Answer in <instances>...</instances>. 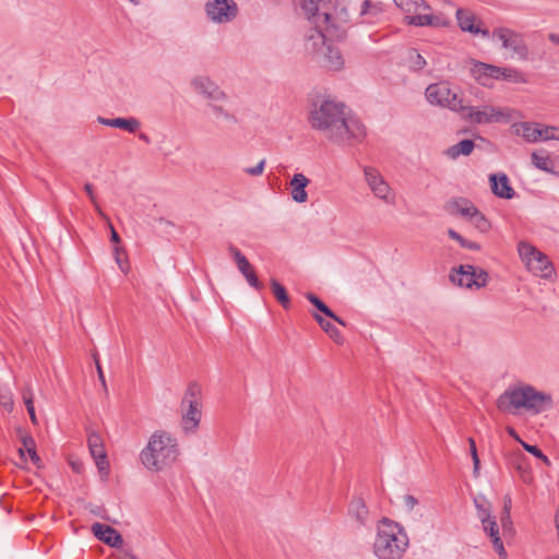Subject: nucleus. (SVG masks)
Listing matches in <instances>:
<instances>
[{"mask_svg":"<svg viewBox=\"0 0 559 559\" xmlns=\"http://www.w3.org/2000/svg\"><path fill=\"white\" fill-rule=\"evenodd\" d=\"M309 123L313 130L338 145L361 142L366 136L365 126L357 117L346 114L344 103L330 98L313 104Z\"/></svg>","mask_w":559,"mask_h":559,"instance_id":"obj_1","label":"nucleus"},{"mask_svg":"<svg viewBox=\"0 0 559 559\" xmlns=\"http://www.w3.org/2000/svg\"><path fill=\"white\" fill-rule=\"evenodd\" d=\"M180 455L177 438L169 431L155 430L140 451L139 460L151 473H159L170 468Z\"/></svg>","mask_w":559,"mask_h":559,"instance_id":"obj_2","label":"nucleus"},{"mask_svg":"<svg viewBox=\"0 0 559 559\" xmlns=\"http://www.w3.org/2000/svg\"><path fill=\"white\" fill-rule=\"evenodd\" d=\"M497 407L513 415L521 409L537 415L552 407V397L528 384L511 386L498 397Z\"/></svg>","mask_w":559,"mask_h":559,"instance_id":"obj_3","label":"nucleus"},{"mask_svg":"<svg viewBox=\"0 0 559 559\" xmlns=\"http://www.w3.org/2000/svg\"><path fill=\"white\" fill-rule=\"evenodd\" d=\"M408 545V535L402 525L388 518L379 521L372 544L378 559H402Z\"/></svg>","mask_w":559,"mask_h":559,"instance_id":"obj_4","label":"nucleus"},{"mask_svg":"<svg viewBox=\"0 0 559 559\" xmlns=\"http://www.w3.org/2000/svg\"><path fill=\"white\" fill-rule=\"evenodd\" d=\"M180 427L186 435L195 433L202 419V390L190 383L180 402Z\"/></svg>","mask_w":559,"mask_h":559,"instance_id":"obj_5","label":"nucleus"},{"mask_svg":"<svg viewBox=\"0 0 559 559\" xmlns=\"http://www.w3.org/2000/svg\"><path fill=\"white\" fill-rule=\"evenodd\" d=\"M514 110L508 107H495L483 105L479 107L462 106L460 116L465 121L477 124L509 122L513 118Z\"/></svg>","mask_w":559,"mask_h":559,"instance_id":"obj_6","label":"nucleus"},{"mask_svg":"<svg viewBox=\"0 0 559 559\" xmlns=\"http://www.w3.org/2000/svg\"><path fill=\"white\" fill-rule=\"evenodd\" d=\"M394 3L406 13L404 19L407 25L414 26H438L439 17L424 13L429 11L430 7L425 0H393Z\"/></svg>","mask_w":559,"mask_h":559,"instance_id":"obj_7","label":"nucleus"},{"mask_svg":"<svg viewBox=\"0 0 559 559\" xmlns=\"http://www.w3.org/2000/svg\"><path fill=\"white\" fill-rule=\"evenodd\" d=\"M518 251L525 263L527 270L534 275L549 278L554 273V267L546 254L537 250L528 242L521 241L518 245Z\"/></svg>","mask_w":559,"mask_h":559,"instance_id":"obj_8","label":"nucleus"},{"mask_svg":"<svg viewBox=\"0 0 559 559\" xmlns=\"http://www.w3.org/2000/svg\"><path fill=\"white\" fill-rule=\"evenodd\" d=\"M473 74L483 85H486V79L503 80L514 83H526L524 73L516 69L501 68L493 64L477 62L474 64Z\"/></svg>","mask_w":559,"mask_h":559,"instance_id":"obj_9","label":"nucleus"},{"mask_svg":"<svg viewBox=\"0 0 559 559\" xmlns=\"http://www.w3.org/2000/svg\"><path fill=\"white\" fill-rule=\"evenodd\" d=\"M450 280L460 287L479 289L488 284L489 274L481 267L464 264L452 270Z\"/></svg>","mask_w":559,"mask_h":559,"instance_id":"obj_10","label":"nucleus"},{"mask_svg":"<svg viewBox=\"0 0 559 559\" xmlns=\"http://www.w3.org/2000/svg\"><path fill=\"white\" fill-rule=\"evenodd\" d=\"M425 95L427 100L432 105L449 108L457 114H460L462 109L463 99L450 88L448 83L430 84L426 88Z\"/></svg>","mask_w":559,"mask_h":559,"instance_id":"obj_11","label":"nucleus"},{"mask_svg":"<svg viewBox=\"0 0 559 559\" xmlns=\"http://www.w3.org/2000/svg\"><path fill=\"white\" fill-rule=\"evenodd\" d=\"M365 180L372 194L386 204L395 203V193L380 171L373 167L364 168Z\"/></svg>","mask_w":559,"mask_h":559,"instance_id":"obj_12","label":"nucleus"},{"mask_svg":"<svg viewBox=\"0 0 559 559\" xmlns=\"http://www.w3.org/2000/svg\"><path fill=\"white\" fill-rule=\"evenodd\" d=\"M492 35L501 41V45L504 49L511 50L521 60L527 59L528 48L520 33H516L508 27H498L493 29Z\"/></svg>","mask_w":559,"mask_h":559,"instance_id":"obj_13","label":"nucleus"},{"mask_svg":"<svg viewBox=\"0 0 559 559\" xmlns=\"http://www.w3.org/2000/svg\"><path fill=\"white\" fill-rule=\"evenodd\" d=\"M205 11L213 22L225 23L235 17L237 7L234 0H213L205 4Z\"/></svg>","mask_w":559,"mask_h":559,"instance_id":"obj_14","label":"nucleus"},{"mask_svg":"<svg viewBox=\"0 0 559 559\" xmlns=\"http://www.w3.org/2000/svg\"><path fill=\"white\" fill-rule=\"evenodd\" d=\"M328 44L323 29L320 28V25H316L307 32L304 47L307 53L318 60L321 58V55Z\"/></svg>","mask_w":559,"mask_h":559,"instance_id":"obj_15","label":"nucleus"},{"mask_svg":"<svg viewBox=\"0 0 559 559\" xmlns=\"http://www.w3.org/2000/svg\"><path fill=\"white\" fill-rule=\"evenodd\" d=\"M229 252L234 257L239 272L243 275L247 283L254 289L261 290L263 284L259 281L253 266L250 264L248 259L234 246L229 247Z\"/></svg>","mask_w":559,"mask_h":559,"instance_id":"obj_16","label":"nucleus"},{"mask_svg":"<svg viewBox=\"0 0 559 559\" xmlns=\"http://www.w3.org/2000/svg\"><path fill=\"white\" fill-rule=\"evenodd\" d=\"M87 444L91 455L95 460L98 469L100 472L105 471L106 474H108L109 463L107 461V454L102 437L96 432L90 433L87 438Z\"/></svg>","mask_w":559,"mask_h":559,"instance_id":"obj_17","label":"nucleus"},{"mask_svg":"<svg viewBox=\"0 0 559 559\" xmlns=\"http://www.w3.org/2000/svg\"><path fill=\"white\" fill-rule=\"evenodd\" d=\"M193 88L213 102H219L226 98L225 93L207 76H197L192 80Z\"/></svg>","mask_w":559,"mask_h":559,"instance_id":"obj_18","label":"nucleus"},{"mask_svg":"<svg viewBox=\"0 0 559 559\" xmlns=\"http://www.w3.org/2000/svg\"><path fill=\"white\" fill-rule=\"evenodd\" d=\"M92 532L95 537L110 547H120L123 543L121 535L109 525L96 522L92 525Z\"/></svg>","mask_w":559,"mask_h":559,"instance_id":"obj_19","label":"nucleus"},{"mask_svg":"<svg viewBox=\"0 0 559 559\" xmlns=\"http://www.w3.org/2000/svg\"><path fill=\"white\" fill-rule=\"evenodd\" d=\"M330 71H341L344 68L345 60L338 48L332 44H328L323 50L321 58L318 59Z\"/></svg>","mask_w":559,"mask_h":559,"instance_id":"obj_20","label":"nucleus"},{"mask_svg":"<svg viewBox=\"0 0 559 559\" xmlns=\"http://www.w3.org/2000/svg\"><path fill=\"white\" fill-rule=\"evenodd\" d=\"M489 181L492 193L498 198L510 200L514 197L515 192L506 174H492Z\"/></svg>","mask_w":559,"mask_h":559,"instance_id":"obj_21","label":"nucleus"},{"mask_svg":"<svg viewBox=\"0 0 559 559\" xmlns=\"http://www.w3.org/2000/svg\"><path fill=\"white\" fill-rule=\"evenodd\" d=\"M97 121L106 127L118 128L129 133H135L141 128V122L135 117L104 118L98 117Z\"/></svg>","mask_w":559,"mask_h":559,"instance_id":"obj_22","label":"nucleus"},{"mask_svg":"<svg viewBox=\"0 0 559 559\" xmlns=\"http://www.w3.org/2000/svg\"><path fill=\"white\" fill-rule=\"evenodd\" d=\"M348 514L360 526H365L370 522L369 509L361 497L352 499L348 504Z\"/></svg>","mask_w":559,"mask_h":559,"instance_id":"obj_23","label":"nucleus"},{"mask_svg":"<svg viewBox=\"0 0 559 559\" xmlns=\"http://www.w3.org/2000/svg\"><path fill=\"white\" fill-rule=\"evenodd\" d=\"M310 180L301 173H297L289 181L290 197L296 203H305L308 200L306 191Z\"/></svg>","mask_w":559,"mask_h":559,"instance_id":"obj_24","label":"nucleus"},{"mask_svg":"<svg viewBox=\"0 0 559 559\" xmlns=\"http://www.w3.org/2000/svg\"><path fill=\"white\" fill-rule=\"evenodd\" d=\"M321 4L322 0H304L301 4V9L305 15L309 20H313V23H316V25H319L321 20L323 23L328 24L331 19V15L329 13H320Z\"/></svg>","mask_w":559,"mask_h":559,"instance_id":"obj_25","label":"nucleus"},{"mask_svg":"<svg viewBox=\"0 0 559 559\" xmlns=\"http://www.w3.org/2000/svg\"><path fill=\"white\" fill-rule=\"evenodd\" d=\"M514 133L522 136L526 142L536 143L540 134L539 123L537 122H519L513 124Z\"/></svg>","mask_w":559,"mask_h":559,"instance_id":"obj_26","label":"nucleus"},{"mask_svg":"<svg viewBox=\"0 0 559 559\" xmlns=\"http://www.w3.org/2000/svg\"><path fill=\"white\" fill-rule=\"evenodd\" d=\"M484 531L489 535L491 538L492 545L497 554L502 558H507V552L503 547V543L499 536V528L498 524L496 522V518H491L488 522L481 523Z\"/></svg>","mask_w":559,"mask_h":559,"instance_id":"obj_27","label":"nucleus"},{"mask_svg":"<svg viewBox=\"0 0 559 559\" xmlns=\"http://www.w3.org/2000/svg\"><path fill=\"white\" fill-rule=\"evenodd\" d=\"M456 19L462 31L473 34H481L483 36L489 35L488 31H483L474 25L475 16L469 11L459 9L456 11Z\"/></svg>","mask_w":559,"mask_h":559,"instance_id":"obj_28","label":"nucleus"},{"mask_svg":"<svg viewBox=\"0 0 559 559\" xmlns=\"http://www.w3.org/2000/svg\"><path fill=\"white\" fill-rule=\"evenodd\" d=\"M475 147V143L473 140L465 139L460 141L459 143L450 146L445 151V155L451 159H456L461 155L468 156Z\"/></svg>","mask_w":559,"mask_h":559,"instance_id":"obj_29","label":"nucleus"},{"mask_svg":"<svg viewBox=\"0 0 559 559\" xmlns=\"http://www.w3.org/2000/svg\"><path fill=\"white\" fill-rule=\"evenodd\" d=\"M306 298L322 313H324L330 319L334 320L341 325H345V322L337 317L318 296L312 293H308Z\"/></svg>","mask_w":559,"mask_h":559,"instance_id":"obj_30","label":"nucleus"},{"mask_svg":"<svg viewBox=\"0 0 559 559\" xmlns=\"http://www.w3.org/2000/svg\"><path fill=\"white\" fill-rule=\"evenodd\" d=\"M531 158L536 168L546 173H554V163L548 155L533 152Z\"/></svg>","mask_w":559,"mask_h":559,"instance_id":"obj_31","label":"nucleus"},{"mask_svg":"<svg viewBox=\"0 0 559 559\" xmlns=\"http://www.w3.org/2000/svg\"><path fill=\"white\" fill-rule=\"evenodd\" d=\"M453 207L457 214L469 219L478 209L468 200L461 199L453 203Z\"/></svg>","mask_w":559,"mask_h":559,"instance_id":"obj_32","label":"nucleus"},{"mask_svg":"<svg viewBox=\"0 0 559 559\" xmlns=\"http://www.w3.org/2000/svg\"><path fill=\"white\" fill-rule=\"evenodd\" d=\"M271 287L277 301L287 309L290 305L289 297L286 293L285 287L280 284L276 280H271Z\"/></svg>","mask_w":559,"mask_h":559,"instance_id":"obj_33","label":"nucleus"},{"mask_svg":"<svg viewBox=\"0 0 559 559\" xmlns=\"http://www.w3.org/2000/svg\"><path fill=\"white\" fill-rule=\"evenodd\" d=\"M468 221L480 233H488L491 228L489 219L479 210Z\"/></svg>","mask_w":559,"mask_h":559,"instance_id":"obj_34","label":"nucleus"},{"mask_svg":"<svg viewBox=\"0 0 559 559\" xmlns=\"http://www.w3.org/2000/svg\"><path fill=\"white\" fill-rule=\"evenodd\" d=\"M22 442H23V445L25 447L32 462L36 465V466H39L40 464V457L38 456V454L36 453V445H35V441L34 439L26 435L22 438Z\"/></svg>","mask_w":559,"mask_h":559,"instance_id":"obj_35","label":"nucleus"},{"mask_svg":"<svg viewBox=\"0 0 559 559\" xmlns=\"http://www.w3.org/2000/svg\"><path fill=\"white\" fill-rule=\"evenodd\" d=\"M0 406L8 413H12L14 409L13 394L8 388L0 390Z\"/></svg>","mask_w":559,"mask_h":559,"instance_id":"obj_36","label":"nucleus"},{"mask_svg":"<svg viewBox=\"0 0 559 559\" xmlns=\"http://www.w3.org/2000/svg\"><path fill=\"white\" fill-rule=\"evenodd\" d=\"M540 134L538 136L539 141H549L556 140L559 141V128L552 126H542L539 124Z\"/></svg>","mask_w":559,"mask_h":559,"instance_id":"obj_37","label":"nucleus"},{"mask_svg":"<svg viewBox=\"0 0 559 559\" xmlns=\"http://www.w3.org/2000/svg\"><path fill=\"white\" fill-rule=\"evenodd\" d=\"M475 507L477 509V516L481 523L488 522L491 518V511L488 502H479L477 499L475 500Z\"/></svg>","mask_w":559,"mask_h":559,"instance_id":"obj_38","label":"nucleus"},{"mask_svg":"<svg viewBox=\"0 0 559 559\" xmlns=\"http://www.w3.org/2000/svg\"><path fill=\"white\" fill-rule=\"evenodd\" d=\"M380 13V9L377 4L372 3L370 0H365L360 5V15L365 16L371 14L376 16Z\"/></svg>","mask_w":559,"mask_h":559,"instance_id":"obj_39","label":"nucleus"},{"mask_svg":"<svg viewBox=\"0 0 559 559\" xmlns=\"http://www.w3.org/2000/svg\"><path fill=\"white\" fill-rule=\"evenodd\" d=\"M521 444L525 451L533 454L535 457L540 459L544 463L549 464V459L542 452L539 448L536 445H531L524 441H521Z\"/></svg>","mask_w":559,"mask_h":559,"instance_id":"obj_40","label":"nucleus"},{"mask_svg":"<svg viewBox=\"0 0 559 559\" xmlns=\"http://www.w3.org/2000/svg\"><path fill=\"white\" fill-rule=\"evenodd\" d=\"M409 59L413 70H421L426 66L425 58L415 50L411 51Z\"/></svg>","mask_w":559,"mask_h":559,"instance_id":"obj_41","label":"nucleus"},{"mask_svg":"<svg viewBox=\"0 0 559 559\" xmlns=\"http://www.w3.org/2000/svg\"><path fill=\"white\" fill-rule=\"evenodd\" d=\"M468 444H469L471 456L473 459L474 474L477 475L479 467H480V461L478 457L475 440L473 438H468Z\"/></svg>","mask_w":559,"mask_h":559,"instance_id":"obj_42","label":"nucleus"},{"mask_svg":"<svg viewBox=\"0 0 559 559\" xmlns=\"http://www.w3.org/2000/svg\"><path fill=\"white\" fill-rule=\"evenodd\" d=\"M84 190L86 191L91 202L93 203V205L95 206V210L97 211V213L102 216H105L103 211L100 210L99 207V204L97 202V199L94 194V191H93V186L91 183H85L84 185Z\"/></svg>","mask_w":559,"mask_h":559,"instance_id":"obj_43","label":"nucleus"},{"mask_svg":"<svg viewBox=\"0 0 559 559\" xmlns=\"http://www.w3.org/2000/svg\"><path fill=\"white\" fill-rule=\"evenodd\" d=\"M211 108L217 119L234 120L233 115L228 114L223 107L212 104Z\"/></svg>","mask_w":559,"mask_h":559,"instance_id":"obj_44","label":"nucleus"},{"mask_svg":"<svg viewBox=\"0 0 559 559\" xmlns=\"http://www.w3.org/2000/svg\"><path fill=\"white\" fill-rule=\"evenodd\" d=\"M265 167V159L259 162V164L254 167H248L245 169V173L250 176H260L263 174Z\"/></svg>","mask_w":559,"mask_h":559,"instance_id":"obj_45","label":"nucleus"},{"mask_svg":"<svg viewBox=\"0 0 559 559\" xmlns=\"http://www.w3.org/2000/svg\"><path fill=\"white\" fill-rule=\"evenodd\" d=\"M326 334L336 343L343 342V336L338 329L335 325H332L329 331H326Z\"/></svg>","mask_w":559,"mask_h":559,"instance_id":"obj_46","label":"nucleus"},{"mask_svg":"<svg viewBox=\"0 0 559 559\" xmlns=\"http://www.w3.org/2000/svg\"><path fill=\"white\" fill-rule=\"evenodd\" d=\"M326 334L336 343L343 342V336L338 329L335 325H332L329 331H326Z\"/></svg>","mask_w":559,"mask_h":559,"instance_id":"obj_47","label":"nucleus"},{"mask_svg":"<svg viewBox=\"0 0 559 559\" xmlns=\"http://www.w3.org/2000/svg\"><path fill=\"white\" fill-rule=\"evenodd\" d=\"M313 318L325 333L333 325L330 321L323 319L320 314L314 313Z\"/></svg>","mask_w":559,"mask_h":559,"instance_id":"obj_48","label":"nucleus"},{"mask_svg":"<svg viewBox=\"0 0 559 559\" xmlns=\"http://www.w3.org/2000/svg\"><path fill=\"white\" fill-rule=\"evenodd\" d=\"M462 248L469 250H480V246L477 242L465 239L464 237L459 242Z\"/></svg>","mask_w":559,"mask_h":559,"instance_id":"obj_49","label":"nucleus"},{"mask_svg":"<svg viewBox=\"0 0 559 559\" xmlns=\"http://www.w3.org/2000/svg\"><path fill=\"white\" fill-rule=\"evenodd\" d=\"M500 522H501V526L504 530L510 528V526L512 524L510 513L502 512L501 518H500Z\"/></svg>","mask_w":559,"mask_h":559,"instance_id":"obj_50","label":"nucleus"},{"mask_svg":"<svg viewBox=\"0 0 559 559\" xmlns=\"http://www.w3.org/2000/svg\"><path fill=\"white\" fill-rule=\"evenodd\" d=\"M404 502H405V506L411 510L414 509L415 506H417V503H418L417 499L412 495H406L404 497Z\"/></svg>","mask_w":559,"mask_h":559,"instance_id":"obj_51","label":"nucleus"},{"mask_svg":"<svg viewBox=\"0 0 559 559\" xmlns=\"http://www.w3.org/2000/svg\"><path fill=\"white\" fill-rule=\"evenodd\" d=\"M511 507H512L511 497L509 495H507L503 498V512L504 513H510L511 512Z\"/></svg>","mask_w":559,"mask_h":559,"instance_id":"obj_52","label":"nucleus"},{"mask_svg":"<svg viewBox=\"0 0 559 559\" xmlns=\"http://www.w3.org/2000/svg\"><path fill=\"white\" fill-rule=\"evenodd\" d=\"M21 394H22V399L33 397V389H32V385H31V384H26V385L22 389Z\"/></svg>","mask_w":559,"mask_h":559,"instance_id":"obj_53","label":"nucleus"},{"mask_svg":"<svg viewBox=\"0 0 559 559\" xmlns=\"http://www.w3.org/2000/svg\"><path fill=\"white\" fill-rule=\"evenodd\" d=\"M95 362H96L98 378L102 381L103 385L106 386L105 377H104V372H103V369L100 367V364H99V361L97 359H95Z\"/></svg>","mask_w":559,"mask_h":559,"instance_id":"obj_54","label":"nucleus"},{"mask_svg":"<svg viewBox=\"0 0 559 559\" xmlns=\"http://www.w3.org/2000/svg\"><path fill=\"white\" fill-rule=\"evenodd\" d=\"M448 235L450 238H452L453 240H456L457 242L461 241V239L463 238L457 231H455L454 229H449L448 230Z\"/></svg>","mask_w":559,"mask_h":559,"instance_id":"obj_55","label":"nucleus"},{"mask_svg":"<svg viewBox=\"0 0 559 559\" xmlns=\"http://www.w3.org/2000/svg\"><path fill=\"white\" fill-rule=\"evenodd\" d=\"M524 455L522 453H518L516 456H515V465H516V468L519 471H523V467H522V461L524 460Z\"/></svg>","mask_w":559,"mask_h":559,"instance_id":"obj_56","label":"nucleus"},{"mask_svg":"<svg viewBox=\"0 0 559 559\" xmlns=\"http://www.w3.org/2000/svg\"><path fill=\"white\" fill-rule=\"evenodd\" d=\"M507 431L508 433L513 438L515 439L516 441H519L521 443V441H523L520 436L516 433V431L512 428V427H508L507 428Z\"/></svg>","mask_w":559,"mask_h":559,"instance_id":"obj_57","label":"nucleus"},{"mask_svg":"<svg viewBox=\"0 0 559 559\" xmlns=\"http://www.w3.org/2000/svg\"><path fill=\"white\" fill-rule=\"evenodd\" d=\"M548 39L555 44V45H559V34H556V33H550L548 34Z\"/></svg>","mask_w":559,"mask_h":559,"instance_id":"obj_58","label":"nucleus"},{"mask_svg":"<svg viewBox=\"0 0 559 559\" xmlns=\"http://www.w3.org/2000/svg\"><path fill=\"white\" fill-rule=\"evenodd\" d=\"M27 413L29 415V418H31L32 423L33 424H37V417H36L35 408L28 407Z\"/></svg>","mask_w":559,"mask_h":559,"instance_id":"obj_59","label":"nucleus"},{"mask_svg":"<svg viewBox=\"0 0 559 559\" xmlns=\"http://www.w3.org/2000/svg\"><path fill=\"white\" fill-rule=\"evenodd\" d=\"M110 228H111V235H110L111 241L119 242L120 241V237H119L118 233L114 229L112 226H110Z\"/></svg>","mask_w":559,"mask_h":559,"instance_id":"obj_60","label":"nucleus"},{"mask_svg":"<svg viewBox=\"0 0 559 559\" xmlns=\"http://www.w3.org/2000/svg\"><path fill=\"white\" fill-rule=\"evenodd\" d=\"M23 401H24V404H25L27 411H28V407L35 408L33 397L23 399Z\"/></svg>","mask_w":559,"mask_h":559,"instance_id":"obj_61","label":"nucleus"},{"mask_svg":"<svg viewBox=\"0 0 559 559\" xmlns=\"http://www.w3.org/2000/svg\"><path fill=\"white\" fill-rule=\"evenodd\" d=\"M139 139H140L141 141H143V142L147 143V144H148V143H151V139H150V136H148L147 134H145V133H140V134H139Z\"/></svg>","mask_w":559,"mask_h":559,"instance_id":"obj_62","label":"nucleus"},{"mask_svg":"<svg viewBox=\"0 0 559 559\" xmlns=\"http://www.w3.org/2000/svg\"><path fill=\"white\" fill-rule=\"evenodd\" d=\"M555 523H556V528L559 530V510L556 513Z\"/></svg>","mask_w":559,"mask_h":559,"instance_id":"obj_63","label":"nucleus"},{"mask_svg":"<svg viewBox=\"0 0 559 559\" xmlns=\"http://www.w3.org/2000/svg\"><path fill=\"white\" fill-rule=\"evenodd\" d=\"M555 523H556V528L559 530V510L556 513Z\"/></svg>","mask_w":559,"mask_h":559,"instance_id":"obj_64","label":"nucleus"}]
</instances>
